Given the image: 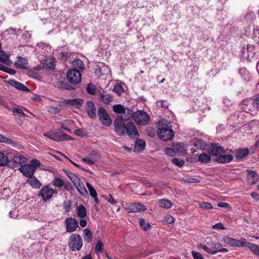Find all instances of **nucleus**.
I'll use <instances>...</instances> for the list:
<instances>
[{"label": "nucleus", "mask_w": 259, "mask_h": 259, "mask_svg": "<svg viewBox=\"0 0 259 259\" xmlns=\"http://www.w3.org/2000/svg\"><path fill=\"white\" fill-rule=\"evenodd\" d=\"M16 160H18V162L21 165L19 170L24 176L28 178L33 176L36 167L40 165V162L36 159H32L28 164H24L27 162V158L22 155L16 158Z\"/></svg>", "instance_id": "f257e3e1"}, {"label": "nucleus", "mask_w": 259, "mask_h": 259, "mask_svg": "<svg viewBox=\"0 0 259 259\" xmlns=\"http://www.w3.org/2000/svg\"><path fill=\"white\" fill-rule=\"evenodd\" d=\"M66 103L71 105L75 108L78 109L81 107L82 104L83 103V101L80 99L67 100L66 101Z\"/></svg>", "instance_id": "393cba45"}, {"label": "nucleus", "mask_w": 259, "mask_h": 259, "mask_svg": "<svg viewBox=\"0 0 259 259\" xmlns=\"http://www.w3.org/2000/svg\"><path fill=\"white\" fill-rule=\"evenodd\" d=\"M9 161L8 156L4 153L0 152V165H6Z\"/></svg>", "instance_id": "a19ab883"}, {"label": "nucleus", "mask_w": 259, "mask_h": 259, "mask_svg": "<svg viewBox=\"0 0 259 259\" xmlns=\"http://www.w3.org/2000/svg\"><path fill=\"white\" fill-rule=\"evenodd\" d=\"M101 75H105L110 73V69L106 65H103L98 69Z\"/></svg>", "instance_id": "79ce46f5"}, {"label": "nucleus", "mask_w": 259, "mask_h": 259, "mask_svg": "<svg viewBox=\"0 0 259 259\" xmlns=\"http://www.w3.org/2000/svg\"><path fill=\"white\" fill-rule=\"evenodd\" d=\"M26 183L35 189H39L41 186L40 182L35 177L33 176L29 177Z\"/></svg>", "instance_id": "5701e85b"}, {"label": "nucleus", "mask_w": 259, "mask_h": 259, "mask_svg": "<svg viewBox=\"0 0 259 259\" xmlns=\"http://www.w3.org/2000/svg\"><path fill=\"white\" fill-rule=\"evenodd\" d=\"M174 221V218L171 215H168L164 219V222L165 224H171Z\"/></svg>", "instance_id": "e2e57ef3"}, {"label": "nucleus", "mask_w": 259, "mask_h": 259, "mask_svg": "<svg viewBox=\"0 0 259 259\" xmlns=\"http://www.w3.org/2000/svg\"><path fill=\"white\" fill-rule=\"evenodd\" d=\"M46 66L49 68H53L55 65V58L50 57L46 59L45 63Z\"/></svg>", "instance_id": "a18cd8bd"}, {"label": "nucleus", "mask_w": 259, "mask_h": 259, "mask_svg": "<svg viewBox=\"0 0 259 259\" xmlns=\"http://www.w3.org/2000/svg\"><path fill=\"white\" fill-rule=\"evenodd\" d=\"M67 77L69 82L75 84L80 83L81 79V73L77 69L69 70Z\"/></svg>", "instance_id": "1a4fd4ad"}, {"label": "nucleus", "mask_w": 259, "mask_h": 259, "mask_svg": "<svg viewBox=\"0 0 259 259\" xmlns=\"http://www.w3.org/2000/svg\"><path fill=\"white\" fill-rule=\"evenodd\" d=\"M125 209L128 213L139 212L145 210L146 207L141 203H134L127 206Z\"/></svg>", "instance_id": "4468645a"}, {"label": "nucleus", "mask_w": 259, "mask_h": 259, "mask_svg": "<svg viewBox=\"0 0 259 259\" xmlns=\"http://www.w3.org/2000/svg\"><path fill=\"white\" fill-rule=\"evenodd\" d=\"M243 247H247L255 255L259 256V246L255 244L251 243L246 241L245 239Z\"/></svg>", "instance_id": "a211bd4d"}, {"label": "nucleus", "mask_w": 259, "mask_h": 259, "mask_svg": "<svg viewBox=\"0 0 259 259\" xmlns=\"http://www.w3.org/2000/svg\"><path fill=\"white\" fill-rule=\"evenodd\" d=\"M67 176L69 178L71 181L73 183L74 185H76L78 184L80 181V179L75 175L73 173L69 172L67 174Z\"/></svg>", "instance_id": "c03bdc74"}, {"label": "nucleus", "mask_w": 259, "mask_h": 259, "mask_svg": "<svg viewBox=\"0 0 259 259\" xmlns=\"http://www.w3.org/2000/svg\"><path fill=\"white\" fill-rule=\"evenodd\" d=\"M0 142L11 145L13 147H15L18 149H20L21 147V145L19 143L13 141L12 139L2 135H0Z\"/></svg>", "instance_id": "aec40b11"}, {"label": "nucleus", "mask_w": 259, "mask_h": 259, "mask_svg": "<svg viewBox=\"0 0 259 259\" xmlns=\"http://www.w3.org/2000/svg\"><path fill=\"white\" fill-rule=\"evenodd\" d=\"M158 135L164 141L170 140L174 136V133L171 129L170 122L165 119H162L159 122Z\"/></svg>", "instance_id": "f03ea898"}, {"label": "nucleus", "mask_w": 259, "mask_h": 259, "mask_svg": "<svg viewBox=\"0 0 259 259\" xmlns=\"http://www.w3.org/2000/svg\"><path fill=\"white\" fill-rule=\"evenodd\" d=\"M184 181L188 183H198L200 181L196 178H193L189 176H186Z\"/></svg>", "instance_id": "3c124183"}, {"label": "nucleus", "mask_w": 259, "mask_h": 259, "mask_svg": "<svg viewBox=\"0 0 259 259\" xmlns=\"http://www.w3.org/2000/svg\"><path fill=\"white\" fill-rule=\"evenodd\" d=\"M89 156L94 161L95 163L97 162L100 158V153L96 150L92 151Z\"/></svg>", "instance_id": "ea45409f"}, {"label": "nucleus", "mask_w": 259, "mask_h": 259, "mask_svg": "<svg viewBox=\"0 0 259 259\" xmlns=\"http://www.w3.org/2000/svg\"><path fill=\"white\" fill-rule=\"evenodd\" d=\"M158 205L161 207L167 209L171 208L172 206V204L170 201L165 199H160L158 201Z\"/></svg>", "instance_id": "473e14b6"}, {"label": "nucleus", "mask_w": 259, "mask_h": 259, "mask_svg": "<svg viewBox=\"0 0 259 259\" xmlns=\"http://www.w3.org/2000/svg\"><path fill=\"white\" fill-rule=\"evenodd\" d=\"M100 99L104 103L109 104L111 102L112 97L105 92H103L100 94Z\"/></svg>", "instance_id": "c756f323"}, {"label": "nucleus", "mask_w": 259, "mask_h": 259, "mask_svg": "<svg viewBox=\"0 0 259 259\" xmlns=\"http://www.w3.org/2000/svg\"><path fill=\"white\" fill-rule=\"evenodd\" d=\"M113 110L117 114V118L128 120L131 118L132 110L124 107L121 104L113 106Z\"/></svg>", "instance_id": "423d86ee"}, {"label": "nucleus", "mask_w": 259, "mask_h": 259, "mask_svg": "<svg viewBox=\"0 0 259 259\" xmlns=\"http://www.w3.org/2000/svg\"><path fill=\"white\" fill-rule=\"evenodd\" d=\"M8 83L11 85H12V87H14L15 88H16V89H17L18 90H20L21 91H24V92H30L29 89L27 87H26L25 85H24L21 82L17 81L14 79L9 80L8 81Z\"/></svg>", "instance_id": "dca6fc26"}, {"label": "nucleus", "mask_w": 259, "mask_h": 259, "mask_svg": "<svg viewBox=\"0 0 259 259\" xmlns=\"http://www.w3.org/2000/svg\"><path fill=\"white\" fill-rule=\"evenodd\" d=\"M83 234L85 241H86L87 243H90L92 241V234L90 230L88 229H85L83 230Z\"/></svg>", "instance_id": "58836bf2"}, {"label": "nucleus", "mask_w": 259, "mask_h": 259, "mask_svg": "<svg viewBox=\"0 0 259 259\" xmlns=\"http://www.w3.org/2000/svg\"><path fill=\"white\" fill-rule=\"evenodd\" d=\"M74 134L77 136L83 137L87 135V132L82 128H78L74 131Z\"/></svg>", "instance_id": "6e6d98bb"}, {"label": "nucleus", "mask_w": 259, "mask_h": 259, "mask_svg": "<svg viewBox=\"0 0 259 259\" xmlns=\"http://www.w3.org/2000/svg\"><path fill=\"white\" fill-rule=\"evenodd\" d=\"M247 52L248 53V56H252L254 54V47L253 45H247L246 49Z\"/></svg>", "instance_id": "864d4df0"}, {"label": "nucleus", "mask_w": 259, "mask_h": 259, "mask_svg": "<svg viewBox=\"0 0 259 259\" xmlns=\"http://www.w3.org/2000/svg\"><path fill=\"white\" fill-rule=\"evenodd\" d=\"M82 161L90 165L94 164V161L89 157V156L82 159Z\"/></svg>", "instance_id": "0e129e2a"}, {"label": "nucleus", "mask_w": 259, "mask_h": 259, "mask_svg": "<svg viewBox=\"0 0 259 259\" xmlns=\"http://www.w3.org/2000/svg\"><path fill=\"white\" fill-rule=\"evenodd\" d=\"M253 105L256 108H259V97L253 100Z\"/></svg>", "instance_id": "774afa93"}, {"label": "nucleus", "mask_w": 259, "mask_h": 259, "mask_svg": "<svg viewBox=\"0 0 259 259\" xmlns=\"http://www.w3.org/2000/svg\"><path fill=\"white\" fill-rule=\"evenodd\" d=\"M146 143L144 140H137L135 145V150L138 152H141L145 148Z\"/></svg>", "instance_id": "7c9ffc66"}, {"label": "nucleus", "mask_w": 259, "mask_h": 259, "mask_svg": "<svg viewBox=\"0 0 259 259\" xmlns=\"http://www.w3.org/2000/svg\"><path fill=\"white\" fill-rule=\"evenodd\" d=\"M131 117L135 121L141 125H145L148 124L150 117L149 115L145 111L138 110L132 114Z\"/></svg>", "instance_id": "20e7f679"}, {"label": "nucleus", "mask_w": 259, "mask_h": 259, "mask_svg": "<svg viewBox=\"0 0 259 259\" xmlns=\"http://www.w3.org/2000/svg\"><path fill=\"white\" fill-rule=\"evenodd\" d=\"M65 224L67 232H73L78 227V222L73 218H68L65 219Z\"/></svg>", "instance_id": "ddd939ff"}, {"label": "nucleus", "mask_w": 259, "mask_h": 259, "mask_svg": "<svg viewBox=\"0 0 259 259\" xmlns=\"http://www.w3.org/2000/svg\"><path fill=\"white\" fill-rule=\"evenodd\" d=\"M113 91L118 95H120L123 92L124 89L121 85L116 84L114 85Z\"/></svg>", "instance_id": "5fc2aeb1"}, {"label": "nucleus", "mask_w": 259, "mask_h": 259, "mask_svg": "<svg viewBox=\"0 0 259 259\" xmlns=\"http://www.w3.org/2000/svg\"><path fill=\"white\" fill-rule=\"evenodd\" d=\"M87 92L91 95H95L96 93V88L95 85L92 83H89L87 87Z\"/></svg>", "instance_id": "09e8293b"}, {"label": "nucleus", "mask_w": 259, "mask_h": 259, "mask_svg": "<svg viewBox=\"0 0 259 259\" xmlns=\"http://www.w3.org/2000/svg\"><path fill=\"white\" fill-rule=\"evenodd\" d=\"M73 66L75 68L83 69L84 68V64L82 61L79 59H74L72 62Z\"/></svg>", "instance_id": "37998d69"}, {"label": "nucleus", "mask_w": 259, "mask_h": 259, "mask_svg": "<svg viewBox=\"0 0 259 259\" xmlns=\"http://www.w3.org/2000/svg\"><path fill=\"white\" fill-rule=\"evenodd\" d=\"M44 136L56 142L69 140L70 139L69 136L58 130L46 132L44 134Z\"/></svg>", "instance_id": "39448f33"}, {"label": "nucleus", "mask_w": 259, "mask_h": 259, "mask_svg": "<svg viewBox=\"0 0 259 259\" xmlns=\"http://www.w3.org/2000/svg\"><path fill=\"white\" fill-rule=\"evenodd\" d=\"M12 112L17 123L19 124L22 123L23 119L25 116V114L22 110L15 108L13 109Z\"/></svg>", "instance_id": "6ab92c4d"}, {"label": "nucleus", "mask_w": 259, "mask_h": 259, "mask_svg": "<svg viewBox=\"0 0 259 259\" xmlns=\"http://www.w3.org/2000/svg\"><path fill=\"white\" fill-rule=\"evenodd\" d=\"M199 206L202 209L209 210L213 208L212 205L208 202H203L199 204Z\"/></svg>", "instance_id": "49530a36"}, {"label": "nucleus", "mask_w": 259, "mask_h": 259, "mask_svg": "<svg viewBox=\"0 0 259 259\" xmlns=\"http://www.w3.org/2000/svg\"><path fill=\"white\" fill-rule=\"evenodd\" d=\"M37 47L41 50H45V51H48V50H50L51 49L49 46H48L47 45L44 44V43H38L37 45Z\"/></svg>", "instance_id": "052dcab7"}, {"label": "nucleus", "mask_w": 259, "mask_h": 259, "mask_svg": "<svg viewBox=\"0 0 259 259\" xmlns=\"http://www.w3.org/2000/svg\"><path fill=\"white\" fill-rule=\"evenodd\" d=\"M125 131L128 136L131 138L137 137L139 136V133L135 125L132 122L127 123L126 125Z\"/></svg>", "instance_id": "2eb2a0df"}, {"label": "nucleus", "mask_w": 259, "mask_h": 259, "mask_svg": "<svg viewBox=\"0 0 259 259\" xmlns=\"http://www.w3.org/2000/svg\"><path fill=\"white\" fill-rule=\"evenodd\" d=\"M139 223L141 227L145 230H147L151 228L150 224L149 223L146 224L145 220L144 219H140Z\"/></svg>", "instance_id": "de8ad7c7"}, {"label": "nucleus", "mask_w": 259, "mask_h": 259, "mask_svg": "<svg viewBox=\"0 0 259 259\" xmlns=\"http://www.w3.org/2000/svg\"><path fill=\"white\" fill-rule=\"evenodd\" d=\"M86 110L90 117L93 118L96 116V109L93 102L90 101L87 102Z\"/></svg>", "instance_id": "412c9836"}, {"label": "nucleus", "mask_w": 259, "mask_h": 259, "mask_svg": "<svg viewBox=\"0 0 259 259\" xmlns=\"http://www.w3.org/2000/svg\"><path fill=\"white\" fill-rule=\"evenodd\" d=\"M224 153L225 151L222 147L217 144L212 145V149L210 152L212 155L215 156L216 158H218L222 154Z\"/></svg>", "instance_id": "4be33fe9"}, {"label": "nucleus", "mask_w": 259, "mask_h": 259, "mask_svg": "<svg viewBox=\"0 0 259 259\" xmlns=\"http://www.w3.org/2000/svg\"><path fill=\"white\" fill-rule=\"evenodd\" d=\"M52 184L56 187L60 188L65 185V182L59 178L55 177L52 182Z\"/></svg>", "instance_id": "4c0bfd02"}, {"label": "nucleus", "mask_w": 259, "mask_h": 259, "mask_svg": "<svg viewBox=\"0 0 259 259\" xmlns=\"http://www.w3.org/2000/svg\"><path fill=\"white\" fill-rule=\"evenodd\" d=\"M57 192L49 185L43 186L38 193V196H40L44 201L50 200L54 194Z\"/></svg>", "instance_id": "6e6552de"}, {"label": "nucleus", "mask_w": 259, "mask_h": 259, "mask_svg": "<svg viewBox=\"0 0 259 259\" xmlns=\"http://www.w3.org/2000/svg\"><path fill=\"white\" fill-rule=\"evenodd\" d=\"M15 65L17 68L26 69L28 65L27 60L26 58L18 57L17 60L15 63Z\"/></svg>", "instance_id": "b1692460"}, {"label": "nucleus", "mask_w": 259, "mask_h": 259, "mask_svg": "<svg viewBox=\"0 0 259 259\" xmlns=\"http://www.w3.org/2000/svg\"><path fill=\"white\" fill-rule=\"evenodd\" d=\"M174 148L176 153L181 154L185 153L186 149L185 148V146L182 143H178L175 144L174 145Z\"/></svg>", "instance_id": "e433bc0d"}, {"label": "nucleus", "mask_w": 259, "mask_h": 259, "mask_svg": "<svg viewBox=\"0 0 259 259\" xmlns=\"http://www.w3.org/2000/svg\"><path fill=\"white\" fill-rule=\"evenodd\" d=\"M47 109L49 112L54 114H57L60 111L58 108L52 106H48Z\"/></svg>", "instance_id": "4d7b16f0"}, {"label": "nucleus", "mask_w": 259, "mask_h": 259, "mask_svg": "<svg viewBox=\"0 0 259 259\" xmlns=\"http://www.w3.org/2000/svg\"><path fill=\"white\" fill-rule=\"evenodd\" d=\"M197 160L198 161L202 163H208L211 160L210 154L203 153L199 155Z\"/></svg>", "instance_id": "cd10ccee"}, {"label": "nucleus", "mask_w": 259, "mask_h": 259, "mask_svg": "<svg viewBox=\"0 0 259 259\" xmlns=\"http://www.w3.org/2000/svg\"><path fill=\"white\" fill-rule=\"evenodd\" d=\"M249 153V150L248 148L240 149H239L236 154V157L238 158H243L246 156Z\"/></svg>", "instance_id": "c9c22d12"}, {"label": "nucleus", "mask_w": 259, "mask_h": 259, "mask_svg": "<svg viewBox=\"0 0 259 259\" xmlns=\"http://www.w3.org/2000/svg\"><path fill=\"white\" fill-rule=\"evenodd\" d=\"M83 244L81 236L77 234H73L69 239L68 246L72 251H78L81 248Z\"/></svg>", "instance_id": "0eeeda50"}, {"label": "nucleus", "mask_w": 259, "mask_h": 259, "mask_svg": "<svg viewBox=\"0 0 259 259\" xmlns=\"http://www.w3.org/2000/svg\"><path fill=\"white\" fill-rule=\"evenodd\" d=\"M71 202L67 200L63 202V207L66 212H68L71 209Z\"/></svg>", "instance_id": "603ef678"}, {"label": "nucleus", "mask_w": 259, "mask_h": 259, "mask_svg": "<svg viewBox=\"0 0 259 259\" xmlns=\"http://www.w3.org/2000/svg\"><path fill=\"white\" fill-rule=\"evenodd\" d=\"M76 213L79 218H85L87 215V210L85 207L82 205H79L77 208Z\"/></svg>", "instance_id": "f704fd0d"}, {"label": "nucleus", "mask_w": 259, "mask_h": 259, "mask_svg": "<svg viewBox=\"0 0 259 259\" xmlns=\"http://www.w3.org/2000/svg\"><path fill=\"white\" fill-rule=\"evenodd\" d=\"M248 182L250 185H253L258 180L257 173L252 170H247Z\"/></svg>", "instance_id": "f3484780"}, {"label": "nucleus", "mask_w": 259, "mask_h": 259, "mask_svg": "<svg viewBox=\"0 0 259 259\" xmlns=\"http://www.w3.org/2000/svg\"><path fill=\"white\" fill-rule=\"evenodd\" d=\"M233 157L232 155H223L222 154L218 158H215V161L219 163H225L231 161Z\"/></svg>", "instance_id": "a878e982"}, {"label": "nucleus", "mask_w": 259, "mask_h": 259, "mask_svg": "<svg viewBox=\"0 0 259 259\" xmlns=\"http://www.w3.org/2000/svg\"><path fill=\"white\" fill-rule=\"evenodd\" d=\"M95 251L98 252H101L103 249V244L101 241H99L97 242L95 246Z\"/></svg>", "instance_id": "13d9d810"}, {"label": "nucleus", "mask_w": 259, "mask_h": 259, "mask_svg": "<svg viewBox=\"0 0 259 259\" xmlns=\"http://www.w3.org/2000/svg\"><path fill=\"white\" fill-rule=\"evenodd\" d=\"M245 239L244 238H241L240 240H237L224 236L223 237L222 241L231 247H243Z\"/></svg>", "instance_id": "9d476101"}, {"label": "nucleus", "mask_w": 259, "mask_h": 259, "mask_svg": "<svg viewBox=\"0 0 259 259\" xmlns=\"http://www.w3.org/2000/svg\"><path fill=\"white\" fill-rule=\"evenodd\" d=\"M0 62L8 66L12 64V61L9 59V55L3 51H0Z\"/></svg>", "instance_id": "bb28decb"}, {"label": "nucleus", "mask_w": 259, "mask_h": 259, "mask_svg": "<svg viewBox=\"0 0 259 259\" xmlns=\"http://www.w3.org/2000/svg\"><path fill=\"white\" fill-rule=\"evenodd\" d=\"M124 119L116 118L114 121V130L118 136H122L125 134L126 125L124 123Z\"/></svg>", "instance_id": "9b49d317"}, {"label": "nucleus", "mask_w": 259, "mask_h": 259, "mask_svg": "<svg viewBox=\"0 0 259 259\" xmlns=\"http://www.w3.org/2000/svg\"><path fill=\"white\" fill-rule=\"evenodd\" d=\"M165 153L170 156H174L175 155V150L172 148H166L164 151Z\"/></svg>", "instance_id": "680f3d73"}, {"label": "nucleus", "mask_w": 259, "mask_h": 259, "mask_svg": "<svg viewBox=\"0 0 259 259\" xmlns=\"http://www.w3.org/2000/svg\"><path fill=\"white\" fill-rule=\"evenodd\" d=\"M172 162L179 167H181L184 164V161L182 159L174 158L172 159Z\"/></svg>", "instance_id": "8fccbe9b"}, {"label": "nucleus", "mask_w": 259, "mask_h": 259, "mask_svg": "<svg viewBox=\"0 0 259 259\" xmlns=\"http://www.w3.org/2000/svg\"><path fill=\"white\" fill-rule=\"evenodd\" d=\"M193 143L195 147L199 149H204L206 146L205 142L202 140L196 139L194 140Z\"/></svg>", "instance_id": "72a5a7b5"}, {"label": "nucleus", "mask_w": 259, "mask_h": 259, "mask_svg": "<svg viewBox=\"0 0 259 259\" xmlns=\"http://www.w3.org/2000/svg\"><path fill=\"white\" fill-rule=\"evenodd\" d=\"M86 185L90 192V195L94 198V200L96 204L99 203V200L97 198V193L93 187L88 182L86 183Z\"/></svg>", "instance_id": "c85d7f7f"}, {"label": "nucleus", "mask_w": 259, "mask_h": 259, "mask_svg": "<svg viewBox=\"0 0 259 259\" xmlns=\"http://www.w3.org/2000/svg\"><path fill=\"white\" fill-rule=\"evenodd\" d=\"M200 247L207 253L211 254H215L218 252H227L228 249L223 247L220 243H213L212 242H208L206 245H201Z\"/></svg>", "instance_id": "7ed1b4c3"}, {"label": "nucleus", "mask_w": 259, "mask_h": 259, "mask_svg": "<svg viewBox=\"0 0 259 259\" xmlns=\"http://www.w3.org/2000/svg\"><path fill=\"white\" fill-rule=\"evenodd\" d=\"M192 254L194 259H204L202 255L198 252L192 251Z\"/></svg>", "instance_id": "bf43d9fd"}, {"label": "nucleus", "mask_w": 259, "mask_h": 259, "mask_svg": "<svg viewBox=\"0 0 259 259\" xmlns=\"http://www.w3.org/2000/svg\"><path fill=\"white\" fill-rule=\"evenodd\" d=\"M98 115L101 122L106 126H109L111 124L112 120L106 110L103 108L98 109Z\"/></svg>", "instance_id": "f8f14e48"}, {"label": "nucleus", "mask_w": 259, "mask_h": 259, "mask_svg": "<svg viewBox=\"0 0 259 259\" xmlns=\"http://www.w3.org/2000/svg\"><path fill=\"white\" fill-rule=\"evenodd\" d=\"M212 228L213 229H225L224 225L221 223L213 225Z\"/></svg>", "instance_id": "338daca9"}, {"label": "nucleus", "mask_w": 259, "mask_h": 259, "mask_svg": "<svg viewBox=\"0 0 259 259\" xmlns=\"http://www.w3.org/2000/svg\"><path fill=\"white\" fill-rule=\"evenodd\" d=\"M63 186L66 190L69 191H71L73 189L72 185L69 182H65V185Z\"/></svg>", "instance_id": "69168bd1"}, {"label": "nucleus", "mask_w": 259, "mask_h": 259, "mask_svg": "<svg viewBox=\"0 0 259 259\" xmlns=\"http://www.w3.org/2000/svg\"><path fill=\"white\" fill-rule=\"evenodd\" d=\"M75 186L82 196L84 197L88 196V192L85 189L83 183L81 182V181Z\"/></svg>", "instance_id": "2f4dec72"}]
</instances>
